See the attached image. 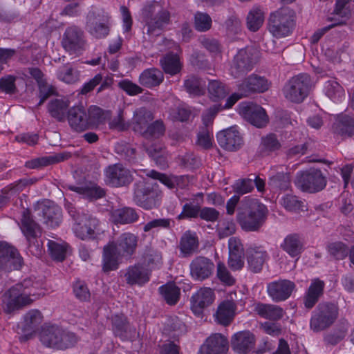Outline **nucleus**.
I'll use <instances>...</instances> for the list:
<instances>
[{"mask_svg":"<svg viewBox=\"0 0 354 354\" xmlns=\"http://www.w3.org/2000/svg\"><path fill=\"white\" fill-rule=\"evenodd\" d=\"M171 17L169 8L156 1L147 2L140 12V18L149 35H159L171 23Z\"/></svg>","mask_w":354,"mask_h":354,"instance_id":"f257e3e1","label":"nucleus"},{"mask_svg":"<svg viewBox=\"0 0 354 354\" xmlns=\"http://www.w3.org/2000/svg\"><path fill=\"white\" fill-rule=\"evenodd\" d=\"M268 214L267 207L252 200L245 208H240L236 214V221L245 232H259L265 224Z\"/></svg>","mask_w":354,"mask_h":354,"instance_id":"f03ea898","label":"nucleus"},{"mask_svg":"<svg viewBox=\"0 0 354 354\" xmlns=\"http://www.w3.org/2000/svg\"><path fill=\"white\" fill-rule=\"evenodd\" d=\"M79 337L73 332L57 325L45 324L40 333V341L46 347L64 351L75 346Z\"/></svg>","mask_w":354,"mask_h":354,"instance_id":"7ed1b4c3","label":"nucleus"},{"mask_svg":"<svg viewBox=\"0 0 354 354\" xmlns=\"http://www.w3.org/2000/svg\"><path fill=\"white\" fill-rule=\"evenodd\" d=\"M69 215L74 223L73 230L82 240H94L100 234V221L91 214L77 210L71 204L67 206Z\"/></svg>","mask_w":354,"mask_h":354,"instance_id":"20e7f679","label":"nucleus"},{"mask_svg":"<svg viewBox=\"0 0 354 354\" xmlns=\"http://www.w3.org/2000/svg\"><path fill=\"white\" fill-rule=\"evenodd\" d=\"M312 87L310 76L307 73H300L293 76L286 83L283 93L286 100L299 104L307 97Z\"/></svg>","mask_w":354,"mask_h":354,"instance_id":"39448f33","label":"nucleus"},{"mask_svg":"<svg viewBox=\"0 0 354 354\" xmlns=\"http://www.w3.org/2000/svg\"><path fill=\"white\" fill-rule=\"evenodd\" d=\"M162 197V192L157 183L144 182L136 185L133 199L138 206L145 209L157 207Z\"/></svg>","mask_w":354,"mask_h":354,"instance_id":"423d86ee","label":"nucleus"},{"mask_svg":"<svg viewBox=\"0 0 354 354\" xmlns=\"http://www.w3.org/2000/svg\"><path fill=\"white\" fill-rule=\"evenodd\" d=\"M295 27L293 12L288 8L279 9L270 15L268 30L276 38L288 36Z\"/></svg>","mask_w":354,"mask_h":354,"instance_id":"0eeeda50","label":"nucleus"},{"mask_svg":"<svg viewBox=\"0 0 354 354\" xmlns=\"http://www.w3.org/2000/svg\"><path fill=\"white\" fill-rule=\"evenodd\" d=\"M259 60V52L248 46L240 49L234 55L230 68V73L238 78L251 71Z\"/></svg>","mask_w":354,"mask_h":354,"instance_id":"6e6552de","label":"nucleus"},{"mask_svg":"<svg viewBox=\"0 0 354 354\" xmlns=\"http://www.w3.org/2000/svg\"><path fill=\"white\" fill-rule=\"evenodd\" d=\"M326 183V178L322 171L315 168L298 172L295 180V184L297 188L302 192L310 194L323 190Z\"/></svg>","mask_w":354,"mask_h":354,"instance_id":"1a4fd4ad","label":"nucleus"},{"mask_svg":"<svg viewBox=\"0 0 354 354\" xmlns=\"http://www.w3.org/2000/svg\"><path fill=\"white\" fill-rule=\"evenodd\" d=\"M109 17L104 10L92 9L86 17V29L94 37L102 39L109 33Z\"/></svg>","mask_w":354,"mask_h":354,"instance_id":"9d476101","label":"nucleus"},{"mask_svg":"<svg viewBox=\"0 0 354 354\" xmlns=\"http://www.w3.org/2000/svg\"><path fill=\"white\" fill-rule=\"evenodd\" d=\"M20 227L28 241L30 251L35 255H41L42 248L37 240V237L41 234L40 227L32 219L28 209L22 212Z\"/></svg>","mask_w":354,"mask_h":354,"instance_id":"9b49d317","label":"nucleus"},{"mask_svg":"<svg viewBox=\"0 0 354 354\" xmlns=\"http://www.w3.org/2000/svg\"><path fill=\"white\" fill-rule=\"evenodd\" d=\"M24 261L17 250L6 242L0 241V278L12 270H19Z\"/></svg>","mask_w":354,"mask_h":354,"instance_id":"f8f14e48","label":"nucleus"},{"mask_svg":"<svg viewBox=\"0 0 354 354\" xmlns=\"http://www.w3.org/2000/svg\"><path fill=\"white\" fill-rule=\"evenodd\" d=\"M42 322L41 311H28L17 326V333L21 335L19 341L25 342L32 339Z\"/></svg>","mask_w":354,"mask_h":354,"instance_id":"ddd939ff","label":"nucleus"},{"mask_svg":"<svg viewBox=\"0 0 354 354\" xmlns=\"http://www.w3.org/2000/svg\"><path fill=\"white\" fill-rule=\"evenodd\" d=\"M133 176L127 168L120 163L107 166L104 169V181L112 187H120L129 185Z\"/></svg>","mask_w":354,"mask_h":354,"instance_id":"4468645a","label":"nucleus"},{"mask_svg":"<svg viewBox=\"0 0 354 354\" xmlns=\"http://www.w3.org/2000/svg\"><path fill=\"white\" fill-rule=\"evenodd\" d=\"M239 113L252 125L261 128L268 123L266 111L259 105L252 102H242L239 106Z\"/></svg>","mask_w":354,"mask_h":354,"instance_id":"2eb2a0df","label":"nucleus"},{"mask_svg":"<svg viewBox=\"0 0 354 354\" xmlns=\"http://www.w3.org/2000/svg\"><path fill=\"white\" fill-rule=\"evenodd\" d=\"M62 44L71 54L80 53L86 45L84 32L75 26L68 27L64 33Z\"/></svg>","mask_w":354,"mask_h":354,"instance_id":"dca6fc26","label":"nucleus"},{"mask_svg":"<svg viewBox=\"0 0 354 354\" xmlns=\"http://www.w3.org/2000/svg\"><path fill=\"white\" fill-rule=\"evenodd\" d=\"M19 286H13L2 295V302L8 310H15L26 307L33 299L24 290L19 289Z\"/></svg>","mask_w":354,"mask_h":354,"instance_id":"f3484780","label":"nucleus"},{"mask_svg":"<svg viewBox=\"0 0 354 354\" xmlns=\"http://www.w3.org/2000/svg\"><path fill=\"white\" fill-rule=\"evenodd\" d=\"M37 210L44 224L52 228L59 226L62 221V209L59 206L47 201L39 205Z\"/></svg>","mask_w":354,"mask_h":354,"instance_id":"a211bd4d","label":"nucleus"},{"mask_svg":"<svg viewBox=\"0 0 354 354\" xmlns=\"http://www.w3.org/2000/svg\"><path fill=\"white\" fill-rule=\"evenodd\" d=\"M231 347L239 354H247L255 345V336L249 330H242L234 333L231 338Z\"/></svg>","mask_w":354,"mask_h":354,"instance_id":"6ab92c4d","label":"nucleus"},{"mask_svg":"<svg viewBox=\"0 0 354 354\" xmlns=\"http://www.w3.org/2000/svg\"><path fill=\"white\" fill-rule=\"evenodd\" d=\"M268 88V80L265 77L255 74L249 75L239 84V91H241L242 95L246 97L254 93H263Z\"/></svg>","mask_w":354,"mask_h":354,"instance_id":"aec40b11","label":"nucleus"},{"mask_svg":"<svg viewBox=\"0 0 354 354\" xmlns=\"http://www.w3.org/2000/svg\"><path fill=\"white\" fill-rule=\"evenodd\" d=\"M216 138L221 147L230 151L238 150L243 145L240 133L234 127L221 131Z\"/></svg>","mask_w":354,"mask_h":354,"instance_id":"412c9836","label":"nucleus"},{"mask_svg":"<svg viewBox=\"0 0 354 354\" xmlns=\"http://www.w3.org/2000/svg\"><path fill=\"white\" fill-rule=\"evenodd\" d=\"M228 351V340L221 333L209 336L201 346L200 354H225Z\"/></svg>","mask_w":354,"mask_h":354,"instance_id":"4be33fe9","label":"nucleus"},{"mask_svg":"<svg viewBox=\"0 0 354 354\" xmlns=\"http://www.w3.org/2000/svg\"><path fill=\"white\" fill-rule=\"evenodd\" d=\"M67 119L72 129L82 132L90 129L87 113L83 106H73L68 111Z\"/></svg>","mask_w":354,"mask_h":354,"instance_id":"5701e85b","label":"nucleus"},{"mask_svg":"<svg viewBox=\"0 0 354 354\" xmlns=\"http://www.w3.org/2000/svg\"><path fill=\"white\" fill-rule=\"evenodd\" d=\"M295 286L289 280H279L270 283L268 285V292L275 301L287 299L291 295Z\"/></svg>","mask_w":354,"mask_h":354,"instance_id":"b1692460","label":"nucleus"},{"mask_svg":"<svg viewBox=\"0 0 354 354\" xmlns=\"http://www.w3.org/2000/svg\"><path fill=\"white\" fill-rule=\"evenodd\" d=\"M214 264L209 259L203 257H196L190 265L191 274L198 281L207 279L212 274Z\"/></svg>","mask_w":354,"mask_h":354,"instance_id":"393cba45","label":"nucleus"},{"mask_svg":"<svg viewBox=\"0 0 354 354\" xmlns=\"http://www.w3.org/2000/svg\"><path fill=\"white\" fill-rule=\"evenodd\" d=\"M138 241L136 235L131 232L122 233L116 241H111L122 257H130L136 251Z\"/></svg>","mask_w":354,"mask_h":354,"instance_id":"a878e982","label":"nucleus"},{"mask_svg":"<svg viewBox=\"0 0 354 354\" xmlns=\"http://www.w3.org/2000/svg\"><path fill=\"white\" fill-rule=\"evenodd\" d=\"M122 257L113 243H109L103 248L102 270L104 272L115 270L119 266L120 258Z\"/></svg>","mask_w":354,"mask_h":354,"instance_id":"bb28decb","label":"nucleus"},{"mask_svg":"<svg viewBox=\"0 0 354 354\" xmlns=\"http://www.w3.org/2000/svg\"><path fill=\"white\" fill-rule=\"evenodd\" d=\"M337 311H315L310 319V328L318 332L329 327L337 319Z\"/></svg>","mask_w":354,"mask_h":354,"instance_id":"cd10ccee","label":"nucleus"},{"mask_svg":"<svg viewBox=\"0 0 354 354\" xmlns=\"http://www.w3.org/2000/svg\"><path fill=\"white\" fill-rule=\"evenodd\" d=\"M150 273L147 268L136 264L129 266L124 274L127 283L129 285L142 286L149 281Z\"/></svg>","mask_w":354,"mask_h":354,"instance_id":"c85d7f7f","label":"nucleus"},{"mask_svg":"<svg viewBox=\"0 0 354 354\" xmlns=\"http://www.w3.org/2000/svg\"><path fill=\"white\" fill-rule=\"evenodd\" d=\"M152 112L146 108L142 107L134 111L131 121L133 130L141 134L144 133L149 122L153 120Z\"/></svg>","mask_w":354,"mask_h":354,"instance_id":"c756f323","label":"nucleus"},{"mask_svg":"<svg viewBox=\"0 0 354 354\" xmlns=\"http://www.w3.org/2000/svg\"><path fill=\"white\" fill-rule=\"evenodd\" d=\"M268 257L267 252L260 247L249 248L247 250L249 269L253 272H260Z\"/></svg>","mask_w":354,"mask_h":354,"instance_id":"7c9ffc66","label":"nucleus"},{"mask_svg":"<svg viewBox=\"0 0 354 354\" xmlns=\"http://www.w3.org/2000/svg\"><path fill=\"white\" fill-rule=\"evenodd\" d=\"M325 283L319 279L312 280L304 297V304L306 308H312L323 295Z\"/></svg>","mask_w":354,"mask_h":354,"instance_id":"2f4dec72","label":"nucleus"},{"mask_svg":"<svg viewBox=\"0 0 354 354\" xmlns=\"http://www.w3.org/2000/svg\"><path fill=\"white\" fill-rule=\"evenodd\" d=\"M215 299L214 290L210 288H201L191 297L192 308L205 309L208 308Z\"/></svg>","mask_w":354,"mask_h":354,"instance_id":"473e14b6","label":"nucleus"},{"mask_svg":"<svg viewBox=\"0 0 354 354\" xmlns=\"http://www.w3.org/2000/svg\"><path fill=\"white\" fill-rule=\"evenodd\" d=\"M281 248L292 258H299L304 251V243L297 234H290L286 236Z\"/></svg>","mask_w":354,"mask_h":354,"instance_id":"72a5a7b5","label":"nucleus"},{"mask_svg":"<svg viewBox=\"0 0 354 354\" xmlns=\"http://www.w3.org/2000/svg\"><path fill=\"white\" fill-rule=\"evenodd\" d=\"M333 132L341 137L350 138L354 135V118L347 115L337 118L333 125Z\"/></svg>","mask_w":354,"mask_h":354,"instance_id":"f704fd0d","label":"nucleus"},{"mask_svg":"<svg viewBox=\"0 0 354 354\" xmlns=\"http://www.w3.org/2000/svg\"><path fill=\"white\" fill-rule=\"evenodd\" d=\"M71 156V152L62 151L49 156H44L32 160L26 163V166L32 169L46 167L66 160L69 159Z\"/></svg>","mask_w":354,"mask_h":354,"instance_id":"c9c22d12","label":"nucleus"},{"mask_svg":"<svg viewBox=\"0 0 354 354\" xmlns=\"http://www.w3.org/2000/svg\"><path fill=\"white\" fill-rule=\"evenodd\" d=\"M139 215L131 207H122L114 209L111 213V220L115 224H130L136 222Z\"/></svg>","mask_w":354,"mask_h":354,"instance_id":"e433bc0d","label":"nucleus"},{"mask_svg":"<svg viewBox=\"0 0 354 354\" xmlns=\"http://www.w3.org/2000/svg\"><path fill=\"white\" fill-rule=\"evenodd\" d=\"M198 245V239L196 233L189 230L186 231L180 239L179 248L183 257L192 255L197 252Z\"/></svg>","mask_w":354,"mask_h":354,"instance_id":"4c0bfd02","label":"nucleus"},{"mask_svg":"<svg viewBox=\"0 0 354 354\" xmlns=\"http://www.w3.org/2000/svg\"><path fill=\"white\" fill-rule=\"evenodd\" d=\"M163 80L162 72L156 68L146 69L139 76V83L147 88L159 86Z\"/></svg>","mask_w":354,"mask_h":354,"instance_id":"58836bf2","label":"nucleus"},{"mask_svg":"<svg viewBox=\"0 0 354 354\" xmlns=\"http://www.w3.org/2000/svg\"><path fill=\"white\" fill-rule=\"evenodd\" d=\"M183 86L190 95L201 96L205 93L206 83L195 75H189L185 80Z\"/></svg>","mask_w":354,"mask_h":354,"instance_id":"ea45409f","label":"nucleus"},{"mask_svg":"<svg viewBox=\"0 0 354 354\" xmlns=\"http://www.w3.org/2000/svg\"><path fill=\"white\" fill-rule=\"evenodd\" d=\"M163 71L171 75L178 73L181 70L179 57L174 53H168L160 59Z\"/></svg>","mask_w":354,"mask_h":354,"instance_id":"a19ab883","label":"nucleus"},{"mask_svg":"<svg viewBox=\"0 0 354 354\" xmlns=\"http://www.w3.org/2000/svg\"><path fill=\"white\" fill-rule=\"evenodd\" d=\"M68 189L82 195L89 199H98L105 196V190L102 187L94 185L91 187H80L72 185H67Z\"/></svg>","mask_w":354,"mask_h":354,"instance_id":"79ce46f5","label":"nucleus"},{"mask_svg":"<svg viewBox=\"0 0 354 354\" xmlns=\"http://www.w3.org/2000/svg\"><path fill=\"white\" fill-rule=\"evenodd\" d=\"M264 13L259 7L252 8L246 19L247 28L252 32H257L263 25Z\"/></svg>","mask_w":354,"mask_h":354,"instance_id":"37998d69","label":"nucleus"},{"mask_svg":"<svg viewBox=\"0 0 354 354\" xmlns=\"http://www.w3.org/2000/svg\"><path fill=\"white\" fill-rule=\"evenodd\" d=\"M324 91L326 95L335 102H341L345 97L343 87L334 80L325 83Z\"/></svg>","mask_w":354,"mask_h":354,"instance_id":"c03bdc74","label":"nucleus"},{"mask_svg":"<svg viewBox=\"0 0 354 354\" xmlns=\"http://www.w3.org/2000/svg\"><path fill=\"white\" fill-rule=\"evenodd\" d=\"M68 108V102L59 99H55L50 101L48 106V109L50 115L59 122L64 120Z\"/></svg>","mask_w":354,"mask_h":354,"instance_id":"a18cd8bd","label":"nucleus"},{"mask_svg":"<svg viewBox=\"0 0 354 354\" xmlns=\"http://www.w3.org/2000/svg\"><path fill=\"white\" fill-rule=\"evenodd\" d=\"M268 185L273 190H287L290 186V176L288 173L278 172L270 176Z\"/></svg>","mask_w":354,"mask_h":354,"instance_id":"49530a36","label":"nucleus"},{"mask_svg":"<svg viewBox=\"0 0 354 354\" xmlns=\"http://www.w3.org/2000/svg\"><path fill=\"white\" fill-rule=\"evenodd\" d=\"M164 299L170 306L175 305L180 298V288L174 283H170L163 285L159 288Z\"/></svg>","mask_w":354,"mask_h":354,"instance_id":"de8ad7c7","label":"nucleus"},{"mask_svg":"<svg viewBox=\"0 0 354 354\" xmlns=\"http://www.w3.org/2000/svg\"><path fill=\"white\" fill-rule=\"evenodd\" d=\"M166 127L162 120H157L148 125L142 134L146 139H158L165 133Z\"/></svg>","mask_w":354,"mask_h":354,"instance_id":"09e8293b","label":"nucleus"},{"mask_svg":"<svg viewBox=\"0 0 354 354\" xmlns=\"http://www.w3.org/2000/svg\"><path fill=\"white\" fill-rule=\"evenodd\" d=\"M348 323L343 322L332 333L324 337V341L328 344L335 345L341 342L347 335Z\"/></svg>","mask_w":354,"mask_h":354,"instance_id":"8fccbe9b","label":"nucleus"},{"mask_svg":"<svg viewBox=\"0 0 354 354\" xmlns=\"http://www.w3.org/2000/svg\"><path fill=\"white\" fill-rule=\"evenodd\" d=\"M57 78L67 84H73L79 80V72L68 64L62 66L57 71Z\"/></svg>","mask_w":354,"mask_h":354,"instance_id":"3c124183","label":"nucleus"},{"mask_svg":"<svg viewBox=\"0 0 354 354\" xmlns=\"http://www.w3.org/2000/svg\"><path fill=\"white\" fill-rule=\"evenodd\" d=\"M208 91L214 101L223 99L229 93L227 88L222 82L216 80L209 82Z\"/></svg>","mask_w":354,"mask_h":354,"instance_id":"603ef678","label":"nucleus"},{"mask_svg":"<svg viewBox=\"0 0 354 354\" xmlns=\"http://www.w3.org/2000/svg\"><path fill=\"white\" fill-rule=\"evenodd\" d=\"M351 0H336L333 13L342 19L338 22L344 21V24H346V21L351 17Z\"/></svg>","mask_w":354,"mask_h":354,"instance_id":"864d4df0","label":"nucleus"},{"mask_svg":"<svg viewBox=\"0 0 354 354\" xmlns=\"http://www.w3.org/2000/svg\"><path fill=\"white\" fill-rule=\"evenodd\" d=\"M327 250L330 256L338 260L346 258L349 252L348 246L341 241L333 242L328 244Z\"/></svg>","mask_w":354,"mask_h":354,"instance_id":"5fc2aeb1","label":"nucleus"},{"mask_svg":"<svg viewBox=\"0 0 354 354\" xmlns=\"http://www.w3.org/2000/svg\"><path fill=\"white\" fill-rule=\"evenodd\" d=\"M48 250L52 258L57 261H62L65 259L67 253L68 245L66 243H58L53 241H49Z\"/></svg>","mask_w":354,"mask_h":354,"instance_id":"6e6d98bb","label":"nucleus"},{"mask_svg":"<svg viewBox=\"0 0 354 354\" xmlns=\"http://www.w3.org/2000/svg\"><path fill=\"white\" fill-rule=\"evenodd\" d=\"M194 24L196 30L205 32L211 28L212 20L207 13L197 12L194 15Z\"/></svg>","mask_w":354,"mask_h":354,"instance_id":"4d7b16f0","label":"nucleus"},{"mask_svg":"<svg viewBox=\"0 0 354 354\" xmlns=\"http://www.w3.org/2000/svg\"><path fill=\"white\" fill-rule=\"evenodd\" d=\"M281 144L274 134H269L262 138L260 145L261 151L263 153H270L279 150Z\"/></svg>","mask_w":354,"mask_h":354,"instance_id":"13d9d810","label":"nucleus"},{"mask_svg":"<svg viewBox=\"0 0 354 354\" xmlns=\"http://www.w3.org/2000/svg\"><path fill=\"white\" fill-rule=\"evenodd\" d=\"M171 220L170 218H161L153 219L144 225L143 231L145 232H151L159 229H170L171 227Z\"/></svg>","mask_w":354,"mask_h":354,"instance_id":"bf43d9fd","label":"nucleus"},{"mask_svg":"<svg viewBox=\"0 0 354 354\" xmlns=\"http://www.w3.org/2000/svg\"><path fill=\"white\" fill-rule=\"evenodd\" d=\"M201 207L192 203H185L183 206L181 213L177 216L178 220L196 218L199 216Z\"/></svg>","mask_w":354,"mask_h":354,"instance_id":"052dcab7","label":"nucleus"},{"mask_svg":"<svg viewBox=\"0 0 354 354\" xmlns=\"http://www.w3.org/2000/svg\"><path fill=\"white\" fill-rule=\"evenodd\" d=\"M224 25L229 35H237L241 31V21L236 14L230 15Z\"/></svg>","mask_w":354,"mask_h":354,"instance_id":"680f3d73","label":"nucleus"},{"mask_svg":"<svg viewBox=\"0 0 354 354\" xmlns=\"http://www.w3.org/2000/svg\"><path fill=\"white\" fill-rule=\"evenodd\" d=\"M236 231V225L233 221L223 220L218 224L217 233L219 239L232 235Z\"/></svg>","mask_w":354,"mask_h":354,"instance_id":"e2e57ef3","label":"nucleus"},{"mask_svg":"<svg viewBox=\"0 0 354 354\" xmlns=\"http://www.w3.org/2000/svg\"><path fill=\"white\" fill-rule=\"evenodd\" d=\"M282 205L288 211L297 212L303 209L304 202L299 200L296 196L286 195L281 199Z\"/></svg>","mask_w":354,"mask_h":354,"instance_id":"0e129e2a","label":"nucleus"},{"mask_svg":"<svg viewBox=\"0 0 354 354\" xmlns=\"http://www.w3.org/2000/svg\"><path fill=\"white\" fill-rule=\"evenodd\" d=\"M86 113L90 128L102 123L104 120L103 110L98 106H91Z\"/></svg>","mask_w":354,"mask_h":354,"instance_id":"69168bd1","label":"nucleus"},{"mask_svg":"<svg viewBox=\"0 0 354 354\" xmlns=\"http://www.w3.org/2000/svg\"><path fill=\"white\" fill-rule=\"evenodd\" d=\"M254 189V182L251 178L240 179L235 182L233 190L238 195H243L250 192Z\"/></svg>","mask_w":354,"mask_h":354,"instance_id":"338daca9","label":"nucleus"},{"mask_svg":"<svg viewBox=\"0 0 354 354\" xmlns=\"http://www.w3.org/2000/svg\"><path fill=\"white\" fill-rule=\"evenodd\" d=\"M115 149L118 154L128 161L133 160L136 157V149L129 144L124 142L117 143Z\"/></svg>","mask_w":354,"mask_h":354,"instance_id":"774afa93","label":"nucleus"}]
</instances>
